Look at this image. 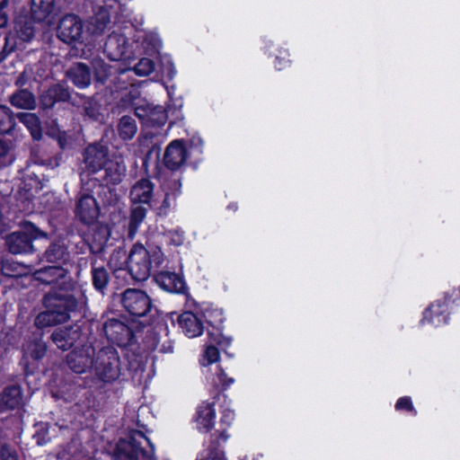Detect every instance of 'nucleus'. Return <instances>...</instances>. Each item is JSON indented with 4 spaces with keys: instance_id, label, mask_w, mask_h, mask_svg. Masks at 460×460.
Returning a JSON list of instances; mask_svg holds the SVG:
<instances>
[{
    "instance_id": "f03ea898",
    "label": "nucleus",
    "mask_w": 460,
    "mask_h": 460,
    "mask_svg": "<svg viewBox=\"0 0 460 460\" xmlns=\"http://www.w3.org/2000/svg\"><path fill=\"white\" fill-rule=\"evenodd\" d=\"M164 261V255L159 247L149 250L142 244H135L130 251L127 265L132 279L137 281L147 279L152 265L159 267Z\"/></svg>"
},
{
    "instance_id": "cd10ccee",
    "label": "nucleus",
    "mask_w": 460,
    "mask_h": 460,
    "mask_svg": "<svg viewBox=\"0 0 460 460\" xmlns=\"http://www.w3.org/2000/svg\"><path fill=\"white\" fill-rule=\"evenodd\" d=\"M17 118L30 130L34 139L40 138V122L39 118L34 113L21 112L17 114Z\"/></svg>"
},
{
    "instance_id": "79ce46f5",
    "label": "nucleus",
    "mask_w": 460,
    "mask_h": 460,
    "mask_svg": "<svg viewBox=\"0 0 460 460\" xmlns=\"http://www.w3.org/2000/svg\"><path fill=\"white\" fill-rule=\"evenodd\" d=\"M168 243L175 246H181L184 243V233L181 230H171L166 234Z\"/></svg>"
},
{
    "instance_id": "39448f33",
    "label": "nucleus",
    "mask_w": 460,
    "mask_h": 460,
    "mask_svg": "<svg viewBox=\"0 0 460 460\" xmlns=\"http://www.w3.org/2000/svg\"><path fill=\"white\" fill-rule=\"evenodd\" d=\"M46 234L32 224H26L22 233L14 232L7 236L6 244L12 253H23L32 249L31 241L46 237Z\"/></svg>"
},
{
    "instance_id": "412c9836",
    "label": "nucleus",
    "mask_w": 460,
    "mask_h": 460,
    "mask_svg": "<svg viewBox=\"0 0 460 460\" xmlns=\"http://www.w3.org/2000/svg\"><path fill=\"white\" fill-rule=\"evenodd\" d=\"M154 196V185L146 179L137 181L130 190V201H150Z\"/></svg>"
},
{
    "instance_id": "49530a36",
    "label": "nucleus",
    "mask_w": 460,
    "mask_h": 460,
    "mask_svg": "<svg viewBox=\"0 0 460 460\" xmlns=\"http://www.w3.org/2000/svg\"><path fill=\"white\" fill-rule=\"evenodd\" d=\"M235 418L234 411L229 407H225L221 411V422L229 426L233 423Z\"/></svg>"
},
{
    "instance_id": "20e7f679",
    "label": "nucleus",
    "mask_w": 460,
    "mask_h": 460,
    "mask_svg": "<svg viewBox=\"0 0 460 460\" xmlns=\"http://www.w3.org/2000/svg\"><path fill=\"white\" fill-rule=\"evenodd\" d=\"M93 372L102 382H112L120 375L119 358L111 348L101 349L95 358Z\"/></svg>"
},
{
    "instance_id": "052dcab7",
    "label": "nucleus",
    "mask_w": 460,
    "mask_h": 460,
    "mask_svg": "<svg viewBox=\"0 0 460 460\" xmlns=\"http://www.w3.org/2000/svg\"><path fill=\"white\" fill-rule=\"evenodd\" d=\"M86 113L90 116V117H93L94 116V113L93 112H90L88 111V109H86Z\"/></svg>"
},
{
    "instance_id": "2eb2a0df",
    "label": "nucleus",
    "mask_w": 460,
    "mask_h": 460,
    "mask_svg": "<svg viewBox=\"0 0 460 460\" xmlns=\"http://www.w3.org/2000/svg\"><path fill=\"white\" fill-rule=\"evenodd\" d=\"M157 285L164 290L171 293H182L185 290L183 279L173 272L162 271L155 276Z\"/></svg>"
},
{
    "instance_id": "864d4df0",
    "label": "nucleus",
    "mask_w": 460,
    "mask_h": 460,
    "mask_svg": "<svg viewBox=\"0 0 460 460\" xmlns=\"http://www.w3.org/2000/svg\"><path fill=\"white\" fill-rule=\"evenodd\" d=\"M7 22V19L4 15L0 14V27H4Z\"/></svg>"
},
{
    "instance_id": "a19ab883",
    "label": "nucleus",
    "mask_w": 460,
    "mask_h": 460,
    "mask_svg": "<svg viewBox=\"0 0 460 460\" xmlns=\"http://www.w3.org/2000/svg\"><path fill=\"white\" fill-rule=\"evenodd\" d=\"M136 75L139 76H146L150 75L155 70L154 62L146 58H141L133 68Z\"/></svg>"
},
{
    "instance_id": "8fccbe9b",
    "label": "nucleus",
    "mask_w": 460,
    "mask_h": 460,
    "mask_svg": "<svg viewBox=\"0 0 460 460\" xmlns=\"http://www.w3.org/2000/svg\"><path fill=\"white\" fill-rule=\"evenodd\" d=\"M288 63V60H286L285 58L279 59L277 57L276 58L275 66H276L277 69L281 70V69H283L284 67L287 66Z\"/></svg>"
},
{
    "instance_id": "f704fd0d",
    "label": "nucleus",
    "mask_w": 460,
    "mask_h": 460,
    "mask_svg": "<svg viewBox=\"0 0 460 460\" xmlns=\"http://www.w3.org/2000/svg\"><path fill=\"white\" fill-rule=\"evenodd\" d=\"M146 217V209L141 206L133 208L129 221V236L133 237L137 231L139 224Z\"/></svg>"
},
{
    "instance_id": "1a4fd4ad",
    "label": "nucleus",
    "mask_w": 460,
    "mask_h": 460,
    "mask_svg": "<svg viewBox=\"0 0 460 460\" xmlns=\"http://www.w3.org/2000/svg\"><path fill=\"white\" fill-rule=\"evenodd\" d=\"M193 422L198 430L208 432L216 423V409L214 402H202L197 408Z\"/></svg>"
},
{
    "instance_id": "13d9d810",
    "label": "nucleus",
    "mask_w": 460,
    "mask_h": 460,
    "mask_svg": "<svg viewBox=\"0 0 460 460\" xmlns=\"http://www.w3.org/2000/svg\"><path fill=\"white\" fill-rule=\"evenodd\" d=\"M59 145L62 148H65V146H66V144L62 137L59 138Z\"/></svg>"
},
{
    "instance_id": "37998d69",
    "label": "nucleus",
    "mask_w": 460,
    "mask_h": 460,
    "mask_svg": "<svg viewBox=\"0 0 460 460\" xmlns=\"http://www.w3.org/2000/svg\"><path fill=\"white\" fill-rule=\"evenodd\" d=\"M163 73L169 78L172 79L176 74L174 65L170 57H164L162 58Z\"/></svg>"
},
{
    "instance_id": "6ab92c4d",
    "label": "nucleus",
    "mask_w": 460,
    "mask_h": 460,
    "mask_svg": "<svg viewBox=\"0 0 460 460\" xmlns=\"http://www.w3.org/2000/svg\"><path fill=\"white\" fill-rule=\"evenodd\" d=\"M39 334L34 340L27 341L22 347L23 361L29 363L30 359L39 360L42 358L47 351V347Z\"/></svg>"
},
{
    "instance_id": "f3484780",
    "label": "nucleus",
    "mask_w": 460,
    "mask_h": 460,
    "mask_svg": "<svg viewBox=\"0 0 460 460\" xmlns=\"http://www.w3.org/2000/svg\"><path fill=\"white\" fill-rule=\"evenodd\" d=\"M126 166L122 161L111 160L104 165L103 174L100 176L106 184H117L125 175Z\"/></svg>"
},
{
    "instance_id": "72a5a7b5",
    "label": "nucleus",
    "mask_w": 460,
    "mask_h": 460,
    "mask_svg": "<svg viewBox=\"0 0 460 460\" xmlns=\"http://www.w3.org/2000/svg\"><path fill=\"white\" fill-rule=\"evenodd\" d=\"M13 117L12 111L4 105H0V133H8L13 127Z\"/></svg>"
},
{
    "instance_id": "f8f14e48",
    "label": "nucleus",
    "mask_w": 460,
    "mask_h": 460,
    "mask_svg": "<svg viewBox=\"0 0 460 460\" xmlns=\"http://www.w3.org/2000/svg\"><path fill=\"white\" fill-rule=\"evenodd\" d=\"M128 46L124 34L113 31L105 42L104 52L111 60H119L126 54Z\"/></svg>"
},
{
    "instance_id": "4c0bfd02",
    "label": "nucleus",
    "mask_w": 460,
    "mask_h": 460,
    "mask_svg": "<svg viewBox=\"0 0 460 460\" xmlns=\"http://www.w3.org/2000/svg\"><path fill=\"white\" fill-rule=\"evenodd\" d=\"M108 272L103 268H94L93 270V284L94 288L102 291L108 284Z\"/></svg>"
},
{
    "instance_id": "ddd939ff",
    "label": "nucleus",
    "mask_w": 460,
    "mask_h": 460,
    "mask_svg": "<svg viewBox=\"0 0 460 460\" xmlns=\"http://www.w3.org/2000/svg\"><path fill=\"white\" fill-rule=\"evenodd\" d=\"M187 158V150L181 140L172 141L164 153V164L170 170L179 169Z\"/></svg>"
},
{
    "instance_id": "393cba45",
    "label": "nucleus",
    "mask_w": 460,
    "mask_h": 460,
    "mask_svg": "<svg viewBox=\"0 0 460 460\" xmlns=\"http://www.w3.org/2000/svg\"><path fill=\"white\" fill-rule=\"evenodd\" d=\"M140 111L141 110L139 108L136 110L137 116L146 122L152 123L153 125L163 126L167 120V114L162 106L154 108L148 107V110L145 114Z\"/></svg>"
},
{
    "instance_id": "6e6552de",
    "label": "nucleus",
    "mask_w": 460,
    "mask_h": 460,
    "mask_svg": "<svg viewBox=\"0 0 460 460\" xmlns=\"http://www.w3.org/2000/svg\"><path fill=\"white\" fill-rule=\"evenodd\" d=\"M58 37L66 43L83 41L87 39L86 31L83 30L81 20L74 14L62 18L58 25Z\"/></svg>"
},
{
    "instance_id": "a211bd4d",
    "label": "nucleus",
    "mask_w": 460,
    "mask_h": 460,
    "mask_svg": "<svg viewBox=\"0 0 460 460\" xmlns=\"http://www.w3.org/2000/svg\"><path fill=\"white\" fill-rule=\"evenodd\" d=\"M110 22V14L106 8L100 7L99 11L90 18L86 25V36L101 35Z\"/></svg>"
},
{
    "instance_id": "c756f323",
    "label": "nucleus",
    "mask_w": 460,
    "mask_h": 460,
    "mask_svg": "<svg viewBox=\"0 0 460 460\" xmlns=\"http://www.w3.org/2000/svg\"><path fill=\"white\" fill-rule=\"evenodd\" d=\"M15 31L17 37L22 41H29L34 36V28L31 22L25 18H20L15 22Z\"/></svg>"
},
{
    "instance_id": "a878e982",
    "label": "nucleus",
    "mask_w": 460,
    "mask_h": 460,
    "mask_svg": "<svg viewBox=\"0 0 460 460\" xmlns=\"http://www.w3.org/2000/svg\"><path fill=\"white\" fill-rule=\"evenodd\" d=\"M99 212L100 208L97 203H78L76 208L77 217L86 225L94 223L99 216Z\"/></svg>"
},
{
    "instance_id": "4d7b16f0",
    "label": "nucleus",
    "mask_w": 460,
    "mask_h": 460,
    "mask_svg": "<svg viewBox=\"0 0 460 460\" xmlns=\"http://www.w3.org/2000/svg\"><path fill=\"white\" fill-rule=\"evenodd\" d=\"M7 4V0H0V9H3Z\"/></svg>"
},
{
    "instance_id": "0eeeda50",
    "label": "nucleus",
    "mask_w": 460,
    "mask_h": 460,
    "mask_svg": "<svg viewBox=\"0 0 460 460\" xmlns=\"http://www.w3.org/2000/svg\"><path fill=\"white\" fill-rule=\"evenodd\" d=\"M124 308L132 315L144 316L151 308V299L148 295L139 289H127L121 298Z\"/></svg>"
},
{
    "instance_id": "b1692460",
    "label": "nucleus",
    "mask_w": 460,
    "mask_h": 460,
    "mask_svg": "<svg viewBox=\"0 0 460 460\" xmlns=\"http://www.w3.org/2000/svg\"><path fill=\"white\" fill-rule=\"evenodd\" d=\"M55 10V0H31V14L34 20L41 22L49 17Z\"/></svg>"
},
{
    "instance_id": "4be33fe9",
    "label": "nucleus",
    "mask_w": 460,
    "mask_h": 460,
    "mask_svg": "<svg viewBox=\"0 0 460 460\" xmlns=\"http://www.w3.org/2000/svg\"><path fill=\"white\" fill-rule=\"evenodd\" d=\"M77 329H58L52 334V341L61 349L66 350L79 338Z\"/></svg>"
},
{
    "instance_id": "2f4dec72",
    "label": "nucleus",
    "mask_w": 460,
    "mask_h": 460,
    "mask_svg": "<svg viewBox=\"0 0 460 460\" xmlns=\"http://www.w3.org/2000/svg\"><path fill=\"white\" fill-rule=\"evenodd\" d=\"M219 358H220V354H219L217 348H216L212 343L208 345L201 356L200 360H199L200 365L204 368H207L206 370L204 369L203 372L208 373L210 370L208 368V367L211 364L217 362L219 360Z\"/></svg>"
},
{
    "instance_id": "3c124183",
    "label": "nucleus",
    "mask_w": 460,
    "mask_h": 460,
    "mask_svg": "<svg viewBox=\"0 0 460 460\" xmlns=\"http://www.w3.org/2000/svg\"><path fill=\"white\" fill-rule=\"evenodd\" d=\"M8 150V145L4 141L0 139V156H4V155H6Z\"/></svg>"
},
{
    "instance_id": "de8ad7c7",
    "label": "nucleus",
    "mask_w": 460,
    "mask_h": 460,
    "mask_svg": "<svg viewBox=\"0 0 460 460\" xmlns=\"http://www.w3.org/2000/svg\"><path fill=\"white\" fill-rule=\"evenodd\" d=\"M172 185L174 189V191L172 193L166 192L165 200L167 201L171 199H177V194L180 192L181 190V183L178 181H172Z\"/></svg>"
},
{
    "instance_id": "e433bc0d",
    "label": "nucleus",
    "mask_w": 460,
    "mask_h": 460,
    "mask_svg": "<svg viewBox=\"0 0 460 460\" xmlns=\"http://www.w3.org/2000/svg\"><path fill=\"white\" fill-rule=\"evenodd\" d=\"M92 66L94 70L95 77L98 81H104L111 74V66H108L102 58H93Z\"/></svg>"
},
{
    "instance_id": "c03bdc74",
    "label": "nucleus",
    "mask_w": 460,
    "mask_h": 460,
    "mask_svg": "<svg viewBox=\"0 0 460 460\" xmlns=\"http://www.w3.org/2000/svg\"><path fill=\"white\" fill-rule=\"evenodd\" d=\"M64 255V250L61 246L53 245L46 252V258L49 261H55L58 260H61Z\"/></svg>"
},
{
    "instance_id": "5fc2aeb1",
    "label": "nucleus",
    "mask_w": 460,
    "mask_h": 460,
    "mask_svg": "<svg viewBox=\"0 0 460 460\" xmlns=\"http://www.w3.org/2000/svg\"><path fill=\"white\" fill-rule=\"evenodd\" d=\"M93 199V201H96L97 198L92 196V195H85L79 201H84V199Z\"/></svg>"
},
{
    "instance_id": "603ef678",
    "label": "nucleus",
    "mask_w": 460,
    "mask_h": 460,
    "mask_svg": "<svg viewBox=\"0 0 460 460\" xmlns=\"http://www.w3.org/2000/svg\"><path fill=\"white\" fill-rule=\"evenodd\" d=\"M167 209H168L167 204H163L159 208V214H162V213L166 214Z\"/></svg>"
},
{
    "instance_id": "bb28decb",
    "label": "nucleus",
    "mask_w": 460,
    "mask_h": 460,
    "mask_svg": "<svg viewBox=\"0 0 460 460\" xmlns=\"http://www.w3.org/2000/svg\"><path fill=\"white\" fill-rule=\"evenodd\" d=\"M13 106L18 109L32 110L36 107L34 95L27 90H21L10 98Z\"/></svg>"
},
{
    "instance_id": "4468645a",
    "label": "nucleus",
    "mask_w": 460,
    "mask_h": 460,
    "mask_svg": "<svg viewBox=\"0 0 460 460\" xmlns=\"http://www.w3.org/2000/svg\"><path fill=\"white\" fill-rule=\"evenodd\" d=\"M107 150L101 146H90L85 150V167L92 172H97L107 163Z\"/></svg>"
},
{
    "instance_id": "a18cd8bd",
    "label": "nucleus",
    "mask_w": 460,
    "mask_h": 460,
    "mask_svg": "<svg viewBox=\"0 0 460 460\" xmlns=\"http://www.w3.org/2000/svg\"><path fill=\"white\" fill-rule=\"evenodd\" d=\"M395 409L397 411H412L413 414H416V411L413 408L411 399L408 396L399 398L395 403Z\"/></svg>"
},
{
    "instance_id": "9d476101",
    "label": "nucleus",
    "mask_w": 460,
    "mask_h": 460,
    "mask_svg": "<svg viewBox=\"0 0 460 460\" xmlns=\"http://www.w3.org/2000/svg\"><path fill=\"white\" fill-rule=\"evenodd\" d=\"M448 321V305L446 298L436 300L423 313L421 323L435 327L441 326Z\"/></svg>"
},
{
    "instance_id": "dca6fc26",
    "label": "nucleus",
    "mask_w": 460,
    "mask_h": 460,
    "mask_svg": "<svg viewBox=\"0 0 460 460\" xmlns=\"http://www.w3.org/2000/svg\"><path fill=\"white\" fill-rule=\"evenodd\" d=\"M181 331L189 338H195L203 332L201 321L191 312L182 313L178 319Z\"/></svg>"
},
{
    "instance_id": "6e6d98bb",
    "label": "nucleus",
    "mask_w": 460,
    "mask_h": 460,
    "mask_svg": "<svg viewBox=\"0 0 460 460\" xmlns=\"http://www.w3.org/2000/svg\"><path fill=\"white\" fill-rule=\"evenodd\" d=\"M172 349H173V348H172V344H169L168 347L161 349V350L164 352H172Z\"/></svg>"
},
{
    "instance_id": "473e14b6",
    "label": "nucleus",
    "mask_w": 460,
    "mask_h": 460,
    "mask_svg": "<svg viewBox=\"0 0 460 460\" xmlns=\"http://www.w3.org/2000/svg\"><path fill=\"white\" fill-rule=\"evenodd\" d=\"M27 271V268L13 261H5L2 265V273L4 276L16 278L25 274Z\"/></svg>"
},
{
    "instance_id": "58836bf2",
    "label": "nucleus",
    "mask_w": 460,
    "mask_h": 460,
    "mask_svg": "<svg viewBox=\"0 0 460 460\" xmlns=\"http://www.w3.org/2000/svg\"><path fill=\"white\" fill-rule=\"evenodd\" d=\"M209 342L214 346H219L223 350H226L231 346L233 339L230 336H226L220 331L215 332H209Z\"/></svg>"
},
{
    "instance_id": "09e8293b",
    "label": "nucleus",
    "mask_w": 460,
    "mask_h": 460,
    "mask_svg": "<svg viewBox=\"0 0 460 460\" xmlns=\"http://www.w3.org/2000/svg\"><path fill=\"white\" fill-rule=\"evenodd\" d=\"M1 456L3 460H19L17 455L7 447H3Z\"/></svg>"
},
{
    "instance_id": "c85d7f7f",
    "label": "nucleus",
    "mask_w": 460,
    "mask_h": 460,
    "mask_svg": "<svg viewBox=\"0 0 460 460\" xmlns=\"http://www.w3.org/2000/svg\"><path fill=\"white\" fill-rule=\"evenodd\" d=\"M207 380L215 387L224 388L230 386L234 382V378L228 377L219 366L215 367L214 373L207 374Z\"/></svg>"
},
{
    "instance_id": "7ed1b4c3",
    "label": "nucleus",
    "mask_w": 460,
    "mask_h": 460,
    "mask_svg": "<svg viewBox=\"0 0 460 460\" xmlns=\"http://www.w3.org/2000/svg\"><path fill=\"white\" fill-rule=\"evenodd\" d=\"M35 279L44 284L52 285L50 294H75V284L67 271L60 267H46L34 273Z\"/></svg>"
},
{
    "instance_id": "ea45409f",
    "label": "nucleus",
    "mask_w": 460,
    "mask_h": 460,
    "mask_svg": "<svg viewBox=\"0 0 460 460\" xmlns=\"http://www.w3.org/2000/svg\"><path fill=\"white\" fill-rule=\"evenodd\" d=\"M197 460H226L224 453L216 446L211 445L203 449L197 457Z\"/></svg>"
},
{
    "instance_id": "7c9ffc66",
    "label": "nucleus",
    "mask_w": 460,
    "mask_h": 460,
    "mask_svg": "<svg viewBox=\"0 0 460 460\" xmlns=\"http://www.w3.org/2000/svg\"><path fill=\"white\" fill-rule=\"evenodd\" d=\"M119 133L123 139H131L137 133V124L133 118L124 116L119 123Z\"/></svg>"
},
{
    "instance_id": "9b49d317",
    "label": "nucleus",
    "mask_w": 460,
    "mask_h": 460,
    "mask_svg": "<svg viewBox=\"0 0 460 460\" xmlns=\"http://www.w3.org/2000/svg\"><path fill=\"white\" fill-rule=\"evenodd\" d=\"M103 331L107 338L119 346L127 345L132 338L131 330L118 320L111 319L106 322Z\"/></svg>"
},
{
    "instance_id": "aec40b11",
    "label": "nucleus",
    "mask_w": 460,
    "mask_h": 460,
    "mask_svg": "<svg viewBox=\"0 0 460 460\" xmlns=\"http://www.w3.org/2000/svg\"><path fill=\"white\" fill-rule=\"evenodd\" d=\"M66 75L72 83L79 88H85L90 85L91 74L86 65L76 63L71 66Z\"/></svg>"
},
{
    "instance_id": "c9c22d12",
    "label": "nucleus",
    "mask_w": 460,
    "mask_h": 460,
    "mask_svg": "<svg viewBox=\"0 0 460 460\" xmlns=\"http://www.w3.org/2000/svg\"><path fill=\"white\" fill-rule=\"evenodd\" d=\"M49 100L47 101V96H43L42 102L45 106H51L58 100H65L68 97V92L59 85H55L48 91Z\"/></svg>"
},
{
    "instance_id": "680f3d73",
    "label": "nucleus",
    "mask_w": 460,
    "mask_h": 460,
    "mask_svg": "<svg viewBox=\"0 0 460 460\" xmlns=\"http://www.w3.org/2000/svg\"><path fill=\"white\" fill-rule=\"evenodd\" d=\"M114 255L111 258V264L112 263Z\"/></svg>"
},
{
    "instance_id": "5701e85b",
    "label": "nucleus",
    "mask_w": 460,
    "mask_h": 460,
    "mask_svg": "<svg viewBox=\"0 0 460 460\" xmlns=\"http://www.w3.org/2000/svg\"><path fill=\"white\" fill-rule=\"evenodd\" d=\"M22 403V392L19 386L12 385L4 389L0 399V410H9Z\"/></svg>"
},
{
    "instance_id": "bf43d9fd",
    "label": "nucleus",
    "mask_w": 460,
    "mask_h": 460,
    "mask_svg": "<svg viewBox=\"0 0 460 460\" xmlns=\"http://www.w3.org/2000/svg\"><path fill=\"white\" fill-rule=\"evenodd\" d=\"M261 458H262L261 455H257L256 456L253 457L252 460H261Z\"/></svg>"
},
{
    "instance_id": "423d86ee",
    "label": "nucleus",
    "mask_w": 460,
    "mask_h": 460,
    "mask_svg": "<svg viewBox=\"0 0 460 460\" xmlns=\"http://www.w3.org/2000/svg\"><path fill=\"white\" fill-rule=\"evenodd\" d=\"M96 355L92 344L85 343L75 347L67 355L66 362L74 372L83 374L88 370L93 371Z\"/></svg>"
},
{
    "instance_id": "f257e3e1",
    "label": "nucleus",
    "mask_w": 460,
    "mask_h": 460,
    "mask_svg": "<svg viewBox=\"0 0 460 460\" xmlns=\"http://www.w3.org/2000/svg\"><path fill=\"white\" fill-rule=\"evenodd\" d=\"M46 311L35 318V325L45 328L65 323L70 313L75 310L77 302L75 294H48L44 297Z\"/></svg>"
}]
</instances>
